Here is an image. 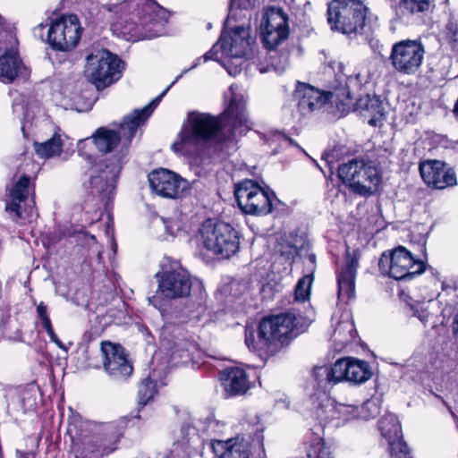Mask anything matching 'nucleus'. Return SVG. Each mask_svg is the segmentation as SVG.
<instances>
[{
  "label": "nucleus",
  "mask_w": 458,
  "mask_h": 458,
  "mask_svg": "<svg viewBox=\"0 0 458 458\" xmlns=\"http://www.w3.org/2000/svg\"><path fill=\"white\" fill-rule=\"evenodd\" d=\"M257 3V0H231V9L239 8L249 10Z\"/></svg>",
  "instance_id": "obj_46"
},
{
  "label": "nucleus",
  "mask_w": 458,
  "mask_h": 458,
  "mask_svg": "<svg viewBox=\"0 0 458 458\" xmlns=\"http://www.w3.org/2000/svg\"><path fill=\"white\" fill-rule=\"evenodd\" d=\"M158 277L157 295L165 299L183 298L190 295L191 280L189 272L176 261L165 268Z\"/></svg>",
  "instance_id": "obj_16"
},
{
  "label": "nucleus",
  "mask_w": 458,
  "mask_h": 458,
  "mask_svg": "<svg viewBox=\"0 0 458 458\" xmlns=\"http://www.w3.org/2000/svg\"><path fill=\"white\" fill-rule=\"evenodd\" d=\"M115 4H105V8H106L109 12H114L115 11Z\"/></svg>",
  "instance_id": "obj_60"
},
{
  "label": "nucleus",
  "mask_w": 458,
  "mask_h": 458,
  "mask_svg": "<svg viewBox=\"0 0 458 458\" xmlns=\"http://www.w3.org/2000/svg\"><path fill=\"white\" fill-rule=\"evenodd\" d=\"M252 38L250 36V27L236 26L225 33L219 39L222 56L230 58L224 66L230 75L240 72L243 64L242 58L252 52Z\"/></svg>",
  "instance_id": "obj_8"
},
{
  "label": "nucleus",
  "mask_w": 458,
  "mask_h": 458,
  "mask_svg": "<svg viewBox=\"0 0 458 458\" xmlns=\"http://www.w3.org/2000/svg\"><path fill=\"white\" fill-rule=\"evenodd\" d=\"M162 352H164V350H162L161 348H159L158 351H155L152 355L151 363H154L156 360H158Z\"/></svg>",
  "instance_id": "obj_58"
},
{
  "label": "nucleus",
  "mask_w": 458,
  "mask_h": 458,
  "mask_svg": "<svg viewBox=\"0 0 458 458\" xmlns=\"http://www.w3.org/2000/svg\"><path fill=\"white\" fill-rule=\"evenodd\" d=\"M278 251L282 257H284L286 260H290L291 262H293L295 256L298 255L297 248L288 242L280 244Z\"/></svg>",
  "instance_id": "obj_43"
},
{
  "label": "nucleus",
  "mask_w": 458,
  "mask_h": 458,
  "mask_svg": "<svg viewBox=\"0 0 458 458\" xmlns=\"http://www.w3.org/2000/svg\"><path fill=\"white\" fill-rule=\"evenodd\" d=\"M248 348L262 363L279 351L278 345H248Z\"/></svg>",
  "instance_id": "obj_39"
},
{
  "label": "nucleus",
  "mask_w": 458,
  "mask_h": 458,
  "mask_svg": "<svg viewBox=\"0 0 458 458\" xmlns=\"http://www.w3.org/2000/svg\"><path fill=\"white\" fill-rule=\"evenodd\" d=\"M390 446L393 458H411L408 452L407 445L402 442L401 439L394 442V449L393 448V445Z\"/></svg>",
  "instance_id": "obj_42"
},
{
  "label": "nucleus",
  "mask_w": 458,
  "mask_h": 458,
  "mask_svg": "<svg viewBox=\"0 0 458 458\" xmlns=\"http://www.w3.org/2000/svg\"><path fill=\"white\" fill-rule=\"evenodd\" d=\"M332 372L338 383L346 381L352 385H361L372 377L371 368L367 361L350 357L336 360Z\"/></svg>",
  "instance_id": "obj_20"
},
{
  "label": "nucleus",
  "mask_w": 458,
  "mask_h": 458,
  "mask_svg": "<svg viewBox=\"0 0 458 458\" xmlns=\"http://www.w3.org/2000/svg\"><path fill=\"white\" fill-rule=\"evenodd\" d=\"M452 328H453L454 336L455 340L458 341V314L455 316V318L453 321Z\"/></svg>",
  "instance_id": "obj_55"
},
{
  "label": "nucleus",
  "mask_w": 458,
  "mask_h": 458,
  "mask_svg": "<svg viewBox=\"0 0 458 458\" xmlns=\"http://www.w3.org/2000/svg\"><path fill=\"white\" fill-rule=\"evenodd\" d=\"M37 312H38L39 318L41 319L43 327L46 329L47 335L50 337V341L54 342L55 344H62L61 342L58 341L57 336L54 332L50 318L47 315V306L43 302H40L38 305Z\"/></svg>",
  "instance_id": "obj_38"
},
{
  "label": "nucleus",
  "mask_w": 458,
  "mask_h": 458,
  "mask_svg": "<svg viewBox=\"0 0 458 458\" xmlns=\"http://www.w3.org/2000/svg\"><path fill=\"white\" fill-rule=\"evenodd\" d=\"M367 11L360 0H334L327 8V21L332 30L358 34L365 26Z\"/></svg>",
  "instance_id": "obj_7"
},
{
  "label": "nucleus",
  "mask_w": 458,
  "mask_h": 458,
  "mask_svg": "<svg viewBox=\"0 0 458 458\" xmlns=\"http://www.w3.org/2000/svg\"><path fill=\"white\" fill-rule=\"evenodd\" d=\"M30 179L22 175L18 181L6 187L5 211L10 218L20 225L30 222L33 207L27 204Z\"/></svg>",
  "instance_id": "obj_15"
},
{
  "label": "nucleus",
  "mask_w": 458,
  "mask_h": 458,
  "mask_svg": "<svg viewBox=\"0 0 458 458\" xmlns=\"http://www.w3.org/2000/svg\"><path fill=\"white\" fill-rule=\"evenodd\" d=\"M305 445L306 458H334L330 448L318 434L311 433Z\"/></svg>",
  "instance_id": "obj_29"
},
{
  "label": "nucleus",
  "mask_w": 458,
  "mask_h": 458,
  "mask_svg": "<svg viewBox=\"0 0 458 458\" xmlns=\"http://www.w3.org/2000/svg\"><path fill=\"white\" fill-rule=\"evenodd\" d=\"M220 380L225 390L231 395L244 394L251 387L248 374L239 367H231L220 371Z\"/></svg>",
  "instance_id": "obj_25"
},
{
  "label": "nucleus",
  "mask_w": 458,
  "mask_h": 458,
  "mask_svg": "<svg viewBox=\"0 0 458 458\" xmlns=\"http://www.w3.org/2000/svg\"><path fill=\"white\" fill-rule=\"evenodd\" d=\"M45 26L40 23L38 24L35 29H34V32L37 33L38 31L41 32L43 30H44Z\"/></svg>",
  "instance_id": "obj_61"
},
{
  "label": "nucleus",
  "mask_w": 458,
  "mask_h": 458,
  "mask_svg": "<svg viewBox=\"0 0 458 458\" xmlns=\"http://www.w3.org/2000/svg\"><path fill=\"white\" fill-rule=\"evenodd\" d=\"M239 208L249 215H267L272 211L271 196L252 180L239 182L234 190Z\"/></svg>",
  "instance_id": "obj_12"
},
{
  "label": "nucleus",
  "mask_w": 458,
  "mask_h": 458,
  "mask_svg": "<svg viewBox=\"0 0 458 458\" xmlns=\"http://www.w3.org/2000/svg\"><path fill=\"white\" fill-rule=\"evenodd\" d=\"M58 348H59V350L62 352V353H58V357L59 358H65V354L67 352V346L60 344V345H58Z\"/></svg>",
  "instance_id": "obj_57"
},
{
  "label": "nucleus",
  "mask_w": 458,
  "mask_h": 458,
  "mask_svg": "<svg viewBox=\"0 0 458 458\" xmlns=\"http://www.w3.org/2000/svg\"><path fill=\"white\" fill-rule=\"evenodd\" d=\"M201 242L208 251L221 259L236 254L241 245L239 232L230 224L207 220L200 229Z\"/></svg>",
  "instance_id": "obj_5"
},
{
  "label": "nucleus",
  "mask_w": 458,
  "mask_h": 458,
  "mask_svg": "<svg viewBox=\"0 0 458 458\" xmlns=\"http://www.w3.org/2000/svg\"><path fill=\"white\" fill-rule=\"evenodd\" d=\"M260 29L264 46L273 50L289 35L287 15L281 8L269 7L263 16Z\"/></svg>",
  "instance_id": "obj_19"
},
{
  "label": "nucleus",
  "mask_w": 458,
  "mask_h": 458,
  "mask_svg": "<svg viewBox=\"0 0 458 458\" xmlns=\"http://www.w3.org/2000/svg\"><path fill=\"white\" fill-rule=\"evenodd\" d=\"M453 113H454L455 118L458 120V98L454 106Z\"/></svg>",
  "instance_id": "obj_59"
},
{
  "label": "nucleus",
  "mask_w": 458,
  "mask_h": 458,
  "mask_svg": "<svg viewBox=\"0 0 458 458\" xmlns=\"http://www.w3.org/2000/svg\"><path fill=\"white\" fill-rule=\"evenodd\" d=\"M169 17V12L159 6L149 14L150 26L148 30L151 37H157L163 33L164 26L168 22Z\"/></svg>",
  "instance_id": "obj_31"
},
{
  "label": "nucleus",
  "mask_w": 458,
  "mask_h": 458,
  "mask_svg": "<svg viewBox=\"0 0 458 458\" xmlns=\"http://www.w3.org/2000/svg\"><path fill=\"white\" fill-rule=\"evenodd\" d=\"M335 363L330 367L319 366L313 369V377L319 386L326 387L327 385L334 386L338 383V379L333 374Z\"/></svg>",
  "instance_id": "obj_32"
},
{
  "label": "nucleus",
  "mask_w": 458,
  "mask_h": 458,
  "mask_svg": "<svg viewBox=\"0 0 458 458\" xmlns=\"http://www.w3.org/2000/svg\"><path fill=\"white\" fill-rule=\"evenodd\" d=\"M286 64H287V56H286V55H284V61L282 62V64H276L273 61V62H272L271 66H272L273 70H275L276 72H283V71L284 70V68H285Z\"/></svg>",
  "instance_id": "obj_52"
},
{
  "label": "nucleus",
  "mask_w": 458,
  "mask_h": 458,
  "mask_svg": "<svg viewBox=\"0 0 458 458\" xmlns=\"http://www.w3.org/2000/svg\"><path fill=\"white\" fill-rule=\"evenodd\" d=\"M280 285L275 282L273 285L270 283H267V284L263 285V291L266 292L267 288H269L271 291L275 289L276 291L279 290Z\"/></svg>",
  "instance_id": "obj_56"
},
{
  "label": "nucleus",
  "mask_w": 458,
  "mask_h": 458,
  "mask_svg": "<svg viewBox=\"0 0 458 458\" xmlns=\"http://www.w3.org/2000/svg\"><path fill=\"white\" fill-rule=\"evenodd\" d=\"M414 316H416L424 325L428 321L430 314L426 310H419L416 309L414 310Z\"/></svg>",
  "instance_id": "obj_49"
},
{
  "label": "nucleus",
  "mask_w": 458,
  "mask_h": 458,
  "mask_svg": "<svg viewBox=\"0 0 458 458\" xmlns=\"http://www.w3.org/2000/svg\"><path fill=\"white\" fill-rule=\"evenodd\" d=\"M425 50L416 40H403L394 44L390 61L394 68L403 74H414L420 67Z\"/></svg>",
  "instance_id": "obj_17"
},
{
  "label": "nucleus",
  "mask_w": 458,
  "mask_h": 458,
  "mask_svg": "<svg viewBox=\"0 0 458 458\" xmlns=\"http://www.w3.org/2000/svg\"><path fill=\"white\" fill-rule=\"evenodd\" d=\"M151 190L157 195L169 198H182L190 193V182L179 174L164 168L155 170L148 174Z\"/></svg>",
  "instance_id": "obj_18"
},
{
  "label": "nucleus",
  "mask_w": 458,
  "mask_h": 458,
  "mask_svg": "<svg viewBox=\"0 0 458 458\" xmlns=\"http://www.w3.org/2000/svg\"><path fill=\"white\" fill-rule=\"evenodd\" d=\"M165 353H169L170 356L168 359H166L162 364H171V365H176L179 363V359L187 358V351L183 348H181L182 345H171L167 347L165 345Z\"/></svg>",
  "instance_id": "obj_41"
},
{
  "label": "nucleus",
  "mask_w": 458,
  "mask_h": 458,
  "mask_svg": "<svg viewBox=\"0 0 458 458\" xmlns=\"http://www.w3.org/2000/svg\"><path fill=\"white\" fill-rule=\"evenodd\" d=\"M156 382L150 377L144 379L139 386L138 398L139 403L141 405L147 404V403L152 399L156 394Z\"/></svg>",
  "instance_id": "obj_35"
},
{
  "label": "nucleus",
  "mask_w": 458,
  "mask_h": 458,
  "mask_svg": "<svg viewBox=\"0 0 458 458\" xmlns=\"http://www.w3.org/2000/svg\"><path fill=\"white\" fill-rule=\"evenodd\" d=\"M337 411L341 414L354 413V411H356V408H354L352 406H349V405L341 404L338 406ZM352 416H355V414H352Z\"/></svg>",
  "instance_id": "obj_51"
},
{
  "label": "nucleus",
  "mask_w": 458,
  "mask_h": 458,
  "mask_svg": "<svg viewBox=\"0 0 458 458\" xmlns=\"http://www.w3.org/2000/svg\"><path fill=\"white\" fill-rule=\"evenodd\" d=\"M268 71H269V68H268V67H267V68H260V69H259V72H260L261 73H264V72H268Z\"/></svg>",
  "instance_id": "obj_62"
},
{
  "label": "nucleus",
  "mask_w": 458,
  "mask_h": 458,
  "mask_svg": "<svg viewBox=\"0 0 458 458\" xmlns=\"http://www.w3.org/2000/svg\"><path fill=\"white\" fill-rule=\"evenodd\" d=\"M443 290L448 293L453 292L458 297V283H454L453 286L443 284Z\"/></svg>",
  "instance_id": "obj_54"
},
{
  "label": "nucleus",
  "mask_w": 458,
  "mask_h": 458,
  "mask_svg": "<svg viewBox=\"0 0 458 458\" xmlns=\"http://www.w3.org/2000/svg\"><path fill=\"white\" fill-rule=\"evenodd\" d=\"M212 449L218 458H250V444L241 437L227 440H214Z\"/></svg>",
  "instance_id": "obj_24"
},
{
  "label": "nucleus",
  "mask_w": 458,
  "mask_h": 458,
  "mask_svg": "<svg viewBox=\"0 0 458 458\" xmlns=\"http://www.w3.org/2000/svg\"><path fill=\"white\" fill-rule=\"evenodd\" d=\"M36 153L43 158L59 156L63 149V140L59 135L55 134L49 140L34 144Z\"/></svg>",
  "instance_id": "obj_30"
},
{
  "label": "nucleus",
  "mask_w": 458,
  "mask_h": 458,
  "mask_svg": "<svg viewBox=\"0 0 458 458\" xmlns=\"http://www.w3.org/2000/svg\"><path fill=\"white\" fill-rule=\"evenodd\" d=\"M122 61L106 49L92 51L86 58L85 77L99 90L119 79Z\"/></svg>",
  "instance_id": "obj_9"
},
{
  "label": "nucleus",
  "mask_w": 458,
  "mask_h": 458,
  "mask_svg": "<svg viewBox=\"0 0 458 458\" xmlns=\"http://www.w3.org/2000/svg\"><path fill=\"white\" fill-rule=\"evenodd\" d=\"M294 98L297 102V109L301 115H308L320 110L329 101L332 93L320 91L310 84L298 82L294 91Z\"/></svg>",
  "instance_id": "obj_22"
},
{
  "label": "nucleus",
  "mask_w": 458,
  "mask_h": 458,
  "mask_svg": "<svg viewBox=\"0 0 458 458\" xmlns=\"http://www.w3.org/2000/svg\"><path fill=\"white\" fill-rule=\"evenodd\" d=\"M444 36L452 49H458V19L451 17L445 24Z\"/></svg>",
  "instance_id": "obj_37"
},
{
  "label": "nucleus",
  "mask_w": 458,
  "mask_h": 458,
  "mask_svg": "<svg viewBox=\"0 0 458 458\" xmlns=\"http://www.w3.org/2000/svg\"><path fill=\"white\" fill-rule=\"evenodd\" d=\"M165 94V91H163L141 109H135L131 114L124 116L120 123L119 131L106 127L98 128L92 135L93 143L98 151L103 153L113 151L121 139H124L126 143L129 144L134 137L137 129L150 116Z\"/></svg>",
  "instance_id": "obj_3"
},
{
  "label": "nucleus",
  "mask_w": 458,
  "mask_h": 458,
  "mask_svg": "<svg viewBox=\"0 0 458 458\" xmlns=\"http://www.w3.org/2000/svg\"><path fill=\"white\" fill-rule=\"evenodd\" d=\"M18 108L22 109V107L20 106L19 105L13 106V112L16 113Z\"/></svg>",
  "instance_id": "obj_63"
},
{
  "label": "nucleus",
  "mask_w": 458,
  "mask_h": 458,
  "mask_svg": "<svg viewBox=\"0 0 458 458\" xmlns=\"http://www.w3.org/2000/svg\"><path fill=\"white\" fill-rule=\"evenodd\" d=\"M250 129L242 97L233 95L227 109L219 116L191 111L179 134V140L172 145L177 154L200 155L201 148L210 140L222 142L234 140Z\"/></svg>",
  "instance_id": "obj_1"
},
{
  "label": "nucleus",
  "mask_w": 458,
  "mask_h": 458,
  "mask_svg": "<svg viewBox=\"0 0 458 458\" xmlns=\"http://www.w3.org/2000/svg\"><path fill=\"white\" fill-rule=\"evenodd\" d=\"M421 178L428 186L443 190L457 183L455 173L438 160H427L420 164Z\"/></svg>",
  "instance_id": "obj_21"
},
{
  "label": "nucleus",
  "mask_w": 458,
  "mask_h": 458,
  "mask_svg": "<svg viewBox=\"0 0 458 458\" xmlns=\"http://www.w3.org/2000/svg\"><path fill=\"white\" fill-rule=\"evenodd\" d=\"M342 328L344 329V333H348L351 337L350 339L344 338V344H349L350 342L355 343L356 342V340H355L356 330H355L353 323L350 320H345L343 322V324L340 325V327L337 328V330L339 331Z\"/></svg>",
  "instance_id": "obj_44"
},
{
  "label": "nucleus",
  "mask_w": 458,
  "mask_h": 458,
  "mask_svg": "<svg viewBox=\"0 0 458 458\" xmlns=\"http://www.w3.org/2000/svg\"><path fill=\"white\" fill-rule=\"evenodd\" d=\"M307 260L309 262V266L306 268L307 275H311L313 276V273L316 269V256L314 253H310L307 256Z\"/></svg>",
  "instance_id": "obj_48"
},
{
  "label": "nucleus",
  "mask_w": 458,
  "mask_h": 458,
  "mask_svg": "<svg viewBox=\"0 0 458 458\" xmlns=\"http://www.w3.org/2000/svg\"><path fill=\"white\" fill-rule=\"evenodd\" d=\"M77 353L90 354L81 365L99 368L102 364L106 373L115 378H125L132 374L131 360L123 345H95L94 350H89V345H80Z\"/></svg>",
  "instance_id": "obj_4"
},
{
  "label": "nucleus",
  "mask_w": 458,
  "mask_h": 458,
  "mask_svg": "<svg viewBox=\"0 0 458 458\" xmlns=\"http://www.w3.org/2000/svg\"><path fill=\"white\" fill-rule=\"evenodd\" d=\"M106 317L113 318L114 315H113V313L111 311H109V312H107Z\"/></svg>",
  "instance_id": "obj_64"
},
{
  "label": "nucleus",
  "mask_w": 458,
  "mask_h": 458,
  "mask_svg": "<svg viewBox=\"0 0 458 458\" xmlns=\"http://www.w3.org/2000/svg\"><path fill=\"white\" fill-rule=\"evenodd\" d=\"M81 32L82 27L77 15H63L51 23L47 40L53 49L69 51L78 45Z\"/></svg>",
  "instance_id": "obj_14"
},
{
  "label": "nucleus",
  "mask_w": 458,
  "mask_h": 458,
  "mask_svg": "<svg viewBox=\"0 0 458 458\" xmlns=\"http://www.w3.org/2000/svg\"><path fill=\"white\" fill-rule=\"evenodd\" d=\"M160 223L165 229L162 235L164 241H172L182 231V222L178 217L160 218Z\"/></svg>",
  "instance_id": "obj_33"
},
{
  "label": "nucleus",
  "mask_w": 458,
  "mask_h": 458,
  "mask_svg": "<svg viewBox=\"0 0 458 458\" xmlns=\"http://www.w3.org/2000/svg\"><path fill=\"white\" fill-rule=\"evenodd\" d=\"M97 335H98V329H96L94 332H92V331L86 332L84 335V340L88 341V342L95 341L97 339V337H96Z\"/></svg>",
  "instance_id": "obj_53"
},
{
  "label": "nucleus",
  "mask_w": 458,
  "mask_h": 458,
  "mask_svg": "<svg viewBox=\"0 0 458 458\" xmlns=\"http://www.w3.org/2000/svg\"><path fill=\"white\" fill-rule=\"evenodd\" d=\"M218 48H220V44H219V41L215 44L213 46V47L208 51L202 57H199L197 58L193 64L189 68V69H186V70H183L182 72L178 75L176 77V79L174 80V81L172 82V84L165 90V93L167 92V90L169 89V88L174 84L184 73H187L189 71L192 70V69H195L196 67H198L200 64V60L203 59L204 62H207L208 60H216V61H219V56H218Z\"/></svg>",
  "instance_id": "obj_40"
},
{
  "label": "nucleus",
  "mask_w": 458,
  "mask_h": 458,
  "mask_svg": "<svg viewBox=\"0 0 458 458\" xmlns=\"http://www.w3.org/2000/svg\"><path fill=\"white\" fill-rule=\"evenodd\" d=\"M378 428L382 436L394 449V442L402 438V428L398 418L393 413L384 415L378 421Z\"/></svg>",
  "instance_id": "obj_28"
},
{
  "label": "nucleus",
  "mask_w": 458,
  "mask_h": 458,
  "mask_svg": "<svg viewBox=\"0 0 458 458\" xmlns=\"http://www.w3.org/2000/svg\"><path fill=\"white\" fill-rule=\"evenodd\" d=\"M378 267L382 274L395 280H410L424 273L427 266L424 261L415 259L405 247L399 246L390 254L381 255Z\"/></svg>",
  "instance_id": "obj_10"
},
{
  "label": "nucleus",
  "mask_w": 458,
  "mask_h": 458,
  "mask_svg": "<svg viewBox=\"0 0 458 458\" xmlns=\"http://www.w3.org/2000/svg\"><path fill=\"white\" fill-rule=\"evenodd\" d=\"M24 66L17 51L11 47L0 55V81H13L18 74L21 73Z\"/></svg>",
  "instance_id": "obj_27"
},
{
  "label": "nucleus",
  "mask_w": 458,
  "mask_h": 458,
  "mask_svg": "<svg viewBox=\"0 0 458 458\" xmlns=\"http://www.w3.org/2000/svg\"><path fill=\"white\" fill-rule=\"evenodd\" d=\"M121 170L120 159L115 162H99L92 168L89 192L107 208L114 196L115 183Z\"/></svg>",
  "instance_id": "obj_11"
},
{
  "label": "nucleus",
  "mask_w": 458,
  "mask_h": 458,
  "mask_svg": "<svg viewBox=\"0 0 458 458\" xmlns=\"http://www.w3.org/2000/svg\"><path fill=\"white\" fill-rule=\"evenodd\" d=\"M312 282L313 276L311 275H305L298 281L294 291L296 301H305L310 299Z\"/></svg>",
  "instance_id": "obj_36"
},
{
  "label": "nucleus",
  "mask_w": 458,
  "mask_h": 458,
  "mask_svg": "<svg viewBox=\"0 0 458 458\" xmlns=\"http://www.w3.org/2000/svg\"><path fill=\"white\" fill-rule=\"evenodd\" d=\"M357 108L371 126H381L386 119V108L377 96L367 95L357 101Z\"/></svg>",
  "instance_id": "obj_26"
},
{
  "label": "nucleus",
  "mask_w": 458,
  "mask_h": 458,
  "mask_svg": "<svg viewBox=\"0 0 458 458\" xmlns=\"http://www.w3.org/2000/svg\"><path fill=\"white\" fill-rule=\"evenodd\" d=\"M67 431L72 437L78 458H102L116 449L123 427L117 422L74 420Z\"/></svg>",
  "instance_id": "obj_2"
},
{
  "label": "nucleus",
  "mask_w": 458,
  "mask_h": 458,
  "mask_svg": "<svg viewBox=\"0 0 458 458\" xmlns=\"http://www.w3.org/2000/svg\"><path fill=\"white\" fill-rule=\"evenodd\" d=\"M338 177L360 195L375 192L381 181L379 171L374 162L365 158H353L340 165Z\"/></svg>",
  "instance_id": "obj_6"
},
{
  "label": "nucleus",
  "mask_w": 458,
  "mask_h": 458,
  "mask_svg": "<svg viewBox=\"0 0 458 458\" xmlns=\"http://www.w3.org/2000/svg\"><path fill=\"white\" fill-rule=\"evenodd\" d=\"M430 0H400V7L410 14L424 13L430 9Z\"/></svg>",
  "instance_id": "obj_34"
},
{
  "label": "nucleus",
  "mask_w": 458,
  "mask_h": 458,
  "mask_svg": "<svg viewBox=\"0 0 458 458\" xmlns=\"http://www.w3.org/2000/svg\"><path fill=\"white\" fill-rule=\"evenodd\" d=\"M360 254L354 250L352 254L347 250L346 263L338 274V296L341 299L350 300L355 293V277L359 266Z\"/></svg>",
  "instance_id": "obj_23"
},
{
  "label": "nucleus",
  "mask_w": 458,
  "mask_h": 458,
  "mask_svg": "<svg viewBox=\"0 0 458 458\" xmlns=\"http://www.w3.org/2000/svg\"><path fill=\"white\" fill-rule=\"evenodd\" d=\"M334 411V407L332 405V403H329V401L327 402V405H322L321 407H319L317 411V415H318V418L319 419L320 422H326L328 419H329V416H327V413L328 412H331Z\"/></svg>",
  "instance_id": "obj_47"
},
{
  "label": "nucleus",
  "mask_w": 458,
  "mask_h": 458,
  "mask_svg": "<svg viewBox=\"0 0 458 458\" xmlns=\"http://www.w3.org/2000/svg\"><path fill=\"white\" fill-rule=\"evenodd\" d=\"M32 120L33 116L30 115L29 113L23 114V117L21 119V130L23 133H25V130L29 126V124L32 123Z\"/></svg>",
  "instance_id": "obj_50"
},
{
  "label": "nucleus",
  "mask_w": 458,
  "mask_h": 458,
  "mask_svg": "<svg viewBox=\"0 0 458 458\" xmlns=\"http://www.w3.org/2000/svg\"><path fill=\"white\" fill-rule=\"evenodd\" d=\"M293 313H281L263 318L259 325V336L267 342L278 341L283 344L292 341L303 332Z\"/></svg>",
  "instance_id": "obj_13"
},
{
  "label": "nucleus",
  "mask_w": 458,
  "mask_h": 458,
  "mask_svg": "<svg viewBox=\"0 0 458 458\" xmlns=\"http://www.w3.org/2000/svg\"><path fill=\"white\" fill-rule=\"evenodd\" d=\"M364 411H369V414H361V417L365 420H369L370 418L375 417L378 413V408L374 401H367L361 406V413Z\"/></svg>",
  "instance_id": "obj_45"
}]
</instances>
